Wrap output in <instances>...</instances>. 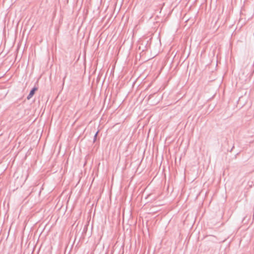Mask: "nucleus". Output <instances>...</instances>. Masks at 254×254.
<instances>
[{
  "label": "nucleus",
  "instance_id": "obj_1",
  "mask_svg": "<svg viewBox=\"0 0 254 254\" xmlns=\"http://www.w3.org/2000/svg\"><path fill=\"white\" fill-rule=\"evenodd\" d=\"M38 90V88L37 87H34L30 91L27 97V100L30 99L32 96L34 95L35 92Z\"/></svg>",
  "mask_w": 254,
  "mask_h": 254
},
{
  "label": "nucleus",
  "instance_id": "obj_2",
  "mask_svg": "<svg viewBox=\"0 0 254 254\" xmlns=\"http://www.w3.org/2000/svg\"><path fill=\"white\" fill-rule=\"evenodd\" d=\"M99 133V131H97L96 133L95 134L94 136V139H93V142H95V141L97 139V136L98 135V134Z\"/></svg>",
  "mask_w": 254,
  "mask_h": 254
},
{
  "label": "nucleus",
  "instance_id": "obj_3",
  "mask_svg": "<svg viewBox=\"0 0 254 254\" xmlns=\"http://www.w3.org/2000/svg\"><path fill=\"white\" fill-rule=\"evenodd\" d=\"M153 94H150L149 95V96L148 97V100H150L151 99V98L153 96Z\"/></svg>",
  "mask_w": 254,
  "mask_h": 254
},
{
  "label": "nucleus",
  "instance_id": "obj_4",
  "mask_svg": "<svg viewBox=\"0 0 254 254\" xmlns=\"http://www.w3.org/2000/svg\"><path fill=\"white\" fill-rule=\"evenodd\" d=\"M6 93H4V94H3V96H5L6 95Z\"/></svg>",
  "mask_w": 254,
  "mask_h": 254
},
{
  "label": "nucleus",
  "instance_id": "obj_5",
  "mask_svg": "<svg viewBox=\"0 0 254 254\" xmlns=\"http://www.w3.org/2000/svg\"><path fill=\"white\" fill-rule=\"evenodd\" d=\"M15 40H16V36L14 38V41H15Z\"/></svg>",
  "mask_w": 254,
  "mask_h": 254
},
{
  "label": "nucleus",
  "instance_id": "obj_6",
  "mask_svg": "<svg viewBox=\"0 0 254 254\" xmlns=\"http://www.w3.org/2000/svg\"><path fill=\"white\" fill-rule=\"evenodd\" d=\"M16 61V56L15 57V58H14V61Z\"/></svg>",
  "mask_w": 254,
  "mask_h": 254
},
{
  "label": "nucleus",
  "instance_id": "obj_7",
  "mask_svg": "<svg viewBox=\"0 0 254 254\" xmlns=\"http://www.w3.org/2000/svg\"><path fill=\"white\" fill-rule=\"evenodd\" d=\"M233 148H234V146H233V147H232V149H233ZM232 150V149H231V150Z\"/></svg>",
  "mask_w": 254,
  "mask_h": 254
}]
</instances>
